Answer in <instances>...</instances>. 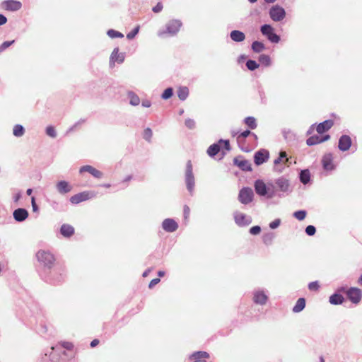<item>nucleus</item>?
<instances>
[{"label": "nucleus", "mask_w": 362, "mask_h": 362, "mask_svg": "<svg viewBox=\"0 0 362 362\" xmlns=\"http://www.w3.org/2000/svg\"><path fill=\"white\" fill-rule=\"evenodd\" d=\"M13 217L17 221H23L28 216V212L25 209L19 208L13 211Z\"/></svg>", "instance_id": "a211bd4d"}, {"label": "nucleus", "mask_w": 362, "mask_h": 362, "mask_svg": "<svg viewBox=\"0 0 362 362\" xmlns=\"http://www.w3.org/2000/svg\"><path fill=\"white\" fill-rule=\"evenodd\" d=\"M330 138L329 135H325L323 137H321L320 136H312L309 137L307 141L306 144L308 146H313L318 144H320L323 141H327Z\"/></svg>", "instance_id": "dca6fc26"}, {"label": "nucleus", "mask_w": 362, "mask_h": 362, "mask_svg": "<svg viewBox=\"0 0 362 362\" xmlns=\"http://www.w3.org/2000/svg\"><path fill=\"white\" fill-rule=\"evenodd\" d=\"M333 125L334 122L332 119L325 120L317 126L316 131L319 134H322L331 129Z\"/></svg>", "instance_id": "f3484780"}, {"label": "nucleus", "mask_w": 362, "mask_h": 362, "mask_svg": "<svg viewBox=\"0 0 362 362\" xmlns=\"http://www.w3.org/2000/svg\"><path fill=\"white\" fill-rule=\"evenodd\" d=\"M185 125L189 129H193L195 127V122L192 119H187L185 120Z\"/></svg>", "instance_id": "3c124183"}, {"label": "nucleus", "mask_w": 362, "mask_h": 362, "mask_svg": "<svg viewBox=\"0 0 362 362\" xmlns=\"http://www.w3.org/2000/svg\"><path fill=\"white\" fill-rule=\"evenodd\" d=\"M262 33L267 36L268 40L272 42L277 43L280 40V37L276 33H274L273 28L269 25H264L261 28Z\"/></svg>", "instance_id": "423d86ee"}, {"label": "nucleus", "mask_w": 362, "mask_h": 362, "mask_svg": "<svg viewBox=\"0 0 362 362\" xmlns=\"http://www.w3.org/2000/svg\"><path fill=\"white\" fill-rule=\"evenodd\" d=\"M279 156H281L282 159H285L284 163H289V158H287V154L285 151H281L279 153Z\"/></svg>", "instance_id": "13d9d810"}, {"label": "nucleus", "mask_w": 362, "mask_h": 362, "mask_svg": "<svg viewBox=\"0 0 362 362\" xmlns=\"http://www.w3.org/2000/svg\"><path fill=\"white\" fill-rule=\"evenodd\" d=\"M269 15L273 21H280L284 18L286 13L282 7L274 6L270 9Z\"/></svg>", "instance_id": "6e6552de"}, {"label": "nucleus", "mask_w": 362, "mask_h": 362, "mask_svg": "<svg viewBox=\"0 0 362 362\" xmlns=\"http://www.w3.org/2000/svg\"><path fill=\"white\" fill-rule=\"evenodd\" d=\"M352 144L351 139L348 135H343L339 138L338 147L341 151H348Z\"/></svg>", "instance_id": "9d476101"}, {"label": "nucleus", "mask_w": 362, "mask_h": 362, "mask_svg": "<svg viewBox=\"0 0 362 362\" xmlns=\"http://www.w3.org/2000/svg\"><path fill=\"white\" fill-rule=\"evenodd\" d=\"M13 135L20 137L22 136L25 133L23 127L21 124H16L13 129Z\"/></svg>", "instance_id": "2f4dec72"}, {"label": "nucleus", "mask_w": 362, "mask_h": 362, "mask_svg": "<svg viewBox=\"0 0 362 362\" xmlns=\"http://www.w3.org/2000/svg\"><path fill=\"white\" fill-rule=\"evenodd\" d=\"M177 96L181 100H185L189 95V89L187 87H180L177 90Z\"/></svg>", "instance_id": "cd10ccee"}, {"label": "nucleus", "mask_w": 362, "mask_h": 362, "mask_svg": "<svg viewBox=\"0 0 362 362\" xmlns=\"http://www.w3.org/2000/svg\"><path fill=\"white\" fill-rule=\"evenodd\" d=\"M59 344L62 347H63L67 350H71L74 348L73 344L69 341H62V342H59Z\"/></svg>", "instance_id": "49530a36"}, {"label": "nucleus", "mask_w": 362, "mask_h": 362, "mask_svg": "<svg viewBox=\"0 0 362 362\" xmlns=\"http://www.w3.org/2000/svg\"><path fill=\"white\" fill-rule=\"evenodd\" d=\"M128 95L129 97V100H130V104L134 105V106H136V105H138L140 103V99L138 97L137 95H136L133 92H129L128 93Z\"/></svg>", "instance_id": "72a5a7b5"}, {"label": "nucleus", "mask_w": 362, "mask_h": 362, "mask_svg": "<svg viewBox=\"0 0 362 362\" xmlns=\"http://www.w3.org/2000/svg\"><path fill=\"white\" fill-rule=\"evenodd\" d=\"M98 344H99V340H98V339H93V340L90 342V346H91V347H95V346H96Z\"/></svg>", "instance_id": "e2e57ef3"}, {"label": "nucleus", "mask_w": 362, "mask_h": 362, "mask_svg": "<svg viewBox=\"0 0 362 362\" xmlns=\"http://www.w3.org/2000/svg\"><path fill=\"white\" fill-rule=\"evenodd\" d=\"M90 198L89 192H83L73 195L70 198V202L72 204H77L82 202L86 201Z\"/></svg>", "instance_id": "ddd939ff"}, {"label": "nucleus", "mask_w": 362, "mask_h": 362, "mask_svg": "<svg viewBox=\"0 0 362 362\" xmlns=\"http://www.w3.org/2000/svg\"><path fill=\"white\" fill-rule=\"evenodd\" d=\"M57 189L61 194H66L71 191L72 187L66 181H59L57 184Z\"/></svg>", "instance_id": "6ab92c4d"}, {"label": "nucleus", "mask_w": 362, "mask_h": 362, "mask_svg": "<svg viewBox=\"0 0 362 362\" xmlns=\"http://www.w3.org/2000/svg\"><path fill=\"white\" fill-rule=\"evenodd\" d=\"M1 7L4 11H16L21 8L22 4L16 0H6L1 3Z\"/></svg>", "instance_id": "39448f33"}, {"label": "nucleus", "mask_w": 362, "mask_h": 362, "mask_svg": "<svg viewBox=\"0 0 362 362\" xmlns=\"http://www.w3.org/2000/svg\"><path fill=\"white\" fill-rule=\"evenodd\" d=\"M276 185L283 192H286L289 188L288 181L283 177H281L276 180Z\"/></svg>", "instance_id": "393cba45"}, {"label": "nucleus", "mask_w": 362, "mask_h": 362, "mask_svg": "<svg viewBox=\"0 0 362 362\" xmlns=\"http://www.w3.org/2000/svg\"><path fill=\"white\" fill-rule=\"evenodd\" d=\"M280 224V220L279 219H276L272 222H271L269 223V227L272 228V229H275Z\"/></svg>", "instance_id": "864d4df0"}, {"label": "nucleus", "mask_w": 362, "mask_h": 362, "mask_svg": "<svg viewBox=\"0 0 362 362\" xmlns=\"http://www.w3.org/2000/svg\"><path fill=\"white\" fill-rule=\"evenodd\" d=\"M259 60L260 62H262V64H264L267 66L270 64V58L269 56H267L266 54L260 55Z\"/></svg>", "instance_id": "37998d69"}, {"label": "nucleus", "mask_w": 362, "mask_h": 362, "mask_svg": "<svg viewBox=\"0 0 362 362\" xmlns=\"http://www.w3.org/2000/svg\"><path fill=\"white\" fill-rule=\"evenodd\" d=\"M185 182L188 190L192 192L194 187V178L192 173V165L190 160H189L187 164Z\"/></svg>", "instance_id": "7ed1b4c3"}, {"label": "nucleus", "mask_w": 362, "mask_h": 362, "mask_svg": "<svg viewBox=\"0 0 362 362\" xmlns=\"http://www.w3.org/2000/svg\"><path fill=\"white\" fill-rule=\"evenodd\" d=\"M260 232H261V228L258 226H252L250 229V233L254 235H258L259 233H260Z\"/></svg>", "instance_id": "09e8293b"}, {"label": "nucleus", "mask_w": 362, "mask_h": 362, "mask_svg": "<svg viewBox=\"0 0 362 362\" xmlns=\"http://www.w3.org/2000/svg\"><path fill=\"white\" fill-rule=\"evenodd\" d=\"M182 26V23L179 20L173 19L169 21L166 24V31H160L158 35L163 37L165 33H168L171 35L177 34Z\"/></svg>", "instance_id": "f03ea898"}, {"label": "nucleus", "mask_w": 362, "mask_h": 362, "mask_svg": "<svg viewBox=\"0 0 362 362\" xmlns=\"http://www.w3.org/2000/svg\"><path fill=\"white\" fill-rule=\"evenodd\" d=\"M238 199L242 204L250 203L253 199V191L249 187L242 189L239 192Z\"/></svg>", "instance_id": "0eeeda50"}, {"label": "nucleus", "mask_w": 362, "mask_h": 362, "mask_svg": "<svg viewBox=\"0 0 362 362\" xmlns=\"http://www.w3.org/2000/svg\"><path fill=\"white\" fill-rule=\"evenodd\" d=\"M220 142H223L224 143V146H225L226 149L228 150V151L230 150L229 141H228V140H226V141L220 140Z\"/></svg>", "instance_id": "680f3d73"}, {"label": "nucleus", "mask_w": 362, "mask_h": 362, "mask_svg": "<svg viewBox=\"0 0 362 362\" xmlns=\"http://www.w3.org/2000/svg\"><path fill=\"white\" fill-rule=\"evenodd\" d=\"M246 66L247 67L248 69L251 70V71H253L255 70V69H257L259 65L257 64V62L254 60H248L247 62H246Z\"/></svg>", "instance_id": "ea45409f"}, {"label": "nucleus", "mask_w": 362, "mask_h": 362, "mask_svg": "<svg viewBox=\"0 0 362 362\" xmlns=\"http://www.w3.org/2000/svg\"><path fill=\"white\" fill-rule=\"evenodd\" d=\"M305 232H306V233L308 235L311 236V235H313L315 233L316 229H315V228L313 226L310 225V226L306 227Z\"/></svg>", "instance_id": "de8ad7c7"}, {"label": "nucleus", "mask_w": 362, "mask_h": 362, "mask_svg": "<svg viewBox=\"0 0 362 362\" xmlns=\"http://www.w3.org/2000/svg\"><path fill=\"white\" fill-rule=\"evenodd\" d=\"M234 219L236 224H238L239 226H247L251 223L250 218L240 212H236L235 214Z\"/></svg>", "instance_id": "f8f14e48"}, {"label": "nucleus", "mask_w": 362, "mask_h": 362, "mask_svg": "<svg viewBox=\"0 0 362 362\" xmlns=\"http://www.w3.org/2000/svg\"><path fill=\"white\" fill-rule=\"evenodd\" d=\"M162 9H163L162 4L158 3L157 5L153 8V11L154 13H158V12L161 11Z\"/></svg>", "instance_id": "6e6d98bb"}, {"label": "nucleus", "mask_w": 362, "mask_h": 362, "mask_svg": "<svg viewBox=\"0 0 362 362\" xmlns=\"http://www.w3.org/2000/svg\"><path fill=\"white\" fill-rule=\"evenodd\" d=\"M36 257L40 264L49 269L52 267L55 262L54 256L49 251L39 250L36 253Z\"/></svg>", "instance_id": "f257e3e1"}, {"label": "nucleus", "mask_w": 362, "mask_h": 362, "mask_svg": "<svg viewBox=\"0 0 362 362\" xmlns=\"http://www.w3.org/2000/svg\"><path fill=\"white\" fill-rule=\"evenodd\" d=\"M209 354L206 351H197L194 353L190 358L192 359H198V360H204V358H209Z\"/></svg>", "instance_id": "c756f323"}, {"label": "nucleus", "mask_w": 362, "mask_h": 362, "mask_svg": "<svg viewBox=\"0 0 362 362\" xmlns=\"http://www.w3.org/2000/svg\"><path fill=\"white\" fill-rule=\"evenodd\" d=\"M358 283L359 284H361L362 285V275L360 276V278L358 279Z\"/></svg>", "instance_id": "774afa93"}, {"label": "nucleus", "mask_w": 362, "mask_h": 362, "mask_svg": "<svg viewBox=\"0 0 362 362\" xmlns=\"http://www.w3.org/2000/svg\"><path fill=\"white\" fill-rule=\"evenodd\" d=\"M13 42H14L13 40V41H6L4 43H2V45L0 46V51L8 48L11 44L13 43Z\"/></svg>", "instance_id": "603ef678"}, {"label": "nucleus", "mask_w": 362, "mask_h": 362, "mask_svg": "<svg viewBox=\"0 0 362 362\" xmlns=\"http://www.w3.org/2000/svg\"><path fill=\"white\" fill-rule=\"evenodd\" d=\"M183 212H184L185 218L187 219L189 217V213H190V209H189V206H185Z\"/></svg>", "instance_id": "bf43d9fd"}, {"label": "nucleus", "mask_w": 362, "mask_h": 362, "mask_svg": "<svg viewBox=\"0 0 362 362\" xmlns=\"http://www.w3.org/2000/svg\"><path fill=\"white\" fill-rule=\"evenodd\" d=\"M220 151V146L217 144L211 145L207 149V153L209 156L213 157Z\"/></svg>", "instance_id": "c85d7f7f"}, {"label": "nucleus", "mask_w": 362, "mask_h": 362, "mask_svg": "<svg viewBox=\"0 0 362 362\" xmlns=\"http://www.w3.org/2000/svg\"><path fill=\"white\" fill-rule=\"evenodd\" d=\"M230 38L235 42H243L245 38V34L239 30H233L230 33Z\"/></svg>", "instance_id": "b1692460"}, {"label": "nucleus", "mask_w": 362, "mask_h": 362, "mask_svg": "<svg viewBox=\"0 0 362 362\" xmlns=\"http://www.w3.org/2000/svg\"><path fill=\"white\" fill-rule=\"evenodd\" d=\"M245 124L252 129H255L257 127L256 120L252 117H247L245 119Z\"/></svg>", "instance_id": "f704fd0d"}, {"label": "nucleus", "mask_w": 362, "mask_h": 362, "mask_svg": "<svg viewBox=\"0 0 362 362\" xmlns=\"http://www.w3.org/2000/svg\"><path fill=\"white\" fill-rule=\"evenodd\" d=\"M305 307V300L303 298H300L297 300L295 306L293 308V312L299 313L302 311Z\"/></svg>", "instance_id": "a878e982"}, {"label": "nucleus", "mask_w": 362, "mask_h": 362, "mask_svg": "<svg viewBox=\"0 0 362 362\" xmlns=\"http://www.w3.org/2000/svg\"><path fill=\"white\" fill-rule=\"evenodd\" d=\"M79 172L81 173H82L83 172H88L90 175H92L94 177H96V178H100V177H102V176L103 175L101 171L98 170V169L93 168L91 165H84V166H82L80 168Z\"/></svg>", "instance_id": "2eb2a0df"}, {"label": "nucleus", "mask_w": 362, "mask_h": 362, "mask_svg": "<svg viewBox=\"0 0 362 362\" xmlns=\"http://www.w3.org/2000/svg\"><path fill=\"white\" fill-rule=\"evenodd\" d=\"M21 197V195L20 193L17 194L14 197L15 202H18L20 199Z\"/></svg>", "instance_id": "338daca9"}, {"label": "nucleus", "mask_w": 362, "mask_h": 362, "mask_svg": "<svg viewBox=\"0 0 362 362\" xmlns=\"http://www.w3.org/2000/svg\"><path fill=\"white\" fill-rule=\"evenodd\" d=\"M151 105V103L149 100H144L142 102V106L145 107H149Z\"/></svg>", "instance_id": "0e129e2a"}, {"label": "nucleus", "mask_w": 362, "mask_h": 362, "mask_svg": "<svg viewBox=\"0 0 362 362\" xmlns=\"http://www.w3.org/2000/svg\"><path fill=\"white\" fill-rule=\"evenodd\" d=\"M293 216L294 217L299 220V221H303L305 219V216H306V211H296L294 214H293Z\"/></svg>", "instance_id": "58836bf2"}, {"label": "nucleus", "mask_w": 362, "mask_h": 362, "mask_svg": "<svg viewBox=\"0 0 362 362\" xmlns=\"http://www.w3.org/2000/svg\"><path fill=\"white\" fill-rule=\"evenodd\" d=\"M282 161H283L282 158H281V156H279L278 158H276V159H275V160H274V163L275 165H277V164L280 163H281V162H282Z\"/></svg>", "instance_id": "69168bd1"}, {"label": "nucleus", "mask_w": 362, "mask_h": 362, "mask_svg": "<svg viewBox=\"0 0 362 362\" xmlns=\"http://www.w3.org/2000/svg\"><path fill=\"white\" fill-rule=\"evenodd\" d=\"M322 163L325 170H330L334 168L332 163V156L331 154L325 155L322 158Z\"/></svg>", "instance_id": "412c9836"}, {"label": "nucleus", "mask_w": 362, "mask_h": 362, "mask_svg": "<svg viewBox=\"0 0 362 362\" xmlns=\"http://www.w3.org/2000/svg\"><path fill=\"white\" fill-rule=\"evenodd\" d=\"M251 134V132L250 130L244 131L243 132L240 133L237 136V141L238 142L240 143L243 141L244 139L247 137L249 135Z\"/></svg>", "instance_id": "e433bc0d"}, {"label": "nucleus", "mask_w": 362, "mask_h": 362, "mask_svg": "<svg viewBox=\"0 0 362 362\" xmlns=\"http://www.w3.org/2000/svg\"><path fill=\"white\" fill-rule=\"evenodd\" d=\"M111 60L113 62H118L122 63L124 60V57L119 54V49H115L111 54Z\"/></svg>", "instance_id": "473e14b6"}, {"label": "nucleus", "mask_w": 362, "mask_h": 362, "mask_svg": "<svg viewBox=\"0 0 362 362\" xmlns=\"http://www.w3.org/2000/svg\"><path fill=\"white\" fill-rule=\"evenodd\" d=\"M319 287H320V286H319L317 281H313L308 284V288L310 291H317L319 289Z\"/></svg>", "instance_id": "8fccbe9b"}, {"label": "nucleus", "mask_w": 362, "mask_h": 362, "mask_svg": "<svg viewBox=\"0 0 362 362\" xmlns=\"http://www.w3.org/2000/svg\"><path fill=\"white\" fill-rule=\"evenodd\" d=\"M234 164L244 171L252 170L251 164L249 160L243 157H237L233 160Z\"/></svg>", "instance_id": "9b49d317"}, {"label": "nucleus", "mask_w": 362, "mask_h": 362, "mask_svg": "<svg viewBox=\"0 0 362 362\" xmlns=\"http://www.w3.org/2000/svg\"><path fill=\"white\" fill-rule=\"evenodd\" d=\"M347 298L354 304H358L362 298L361 290L356 287H351L346 291Z\"/></svg>", "instance_id": "20e7f679"}, {"label": "nucleus", "mask_w": 362, "mask_h": 362, "mask_svg": "<svg viewBox=\"0 0 362 362\" xmlns=\"http://www.w3.org/2000/svg\"><path fill=\"white\" fill-rule=\"evenodd\" d=\"M139 25H137L133 30H132L127 35V37L129 40L133 39L137 35V33H139Z\"/></svg>", "instance_id": "79ce46f5"}, {"label": "nucleus", "mask_w": 362, "mask_h": 362, "mask_svg": "<svg viewBox=\"0 0 362 362\" xmlns=\"http://www.w3.org/2000/svg\"><path fill=\"white\" fill-rule=\"evenodd\" d=\"M344 301V297L339 294H333L329 297V303L333 305L341 304Z\"/></svg>", "instance_id": "bb28decb"}, {"label": "nucleus", "mask_w": 362, "mask_h": 362, "mask_svg": "<svg viewBox=\"0 0 362 362\" xmlns=\"http://www.w3.org/2000/svg\"><path fill=\"white\" fill-rule=\"evenodd\" d=\"M255 188L256 192L261 195L264 196L267 194V186L265 183L262 180H257L255 184Z\"/></svg>", "instance_id": "4be33fe9"}, {"label": "nucleus", "mask_w": 362, "mask_h": 362, "mask_svg": "<svg viewBox=\"0 0 362 362\" xmlns=\"http://www.w3.org/2000/svg\"><path fill=\"white\" fill-rule=\"evenodd\" d=\"M269 151L267 150H260L255 153L254 156L255 163L259 165L267 160L269 158Z\"/></svg>", "instance_id": "1a4fd4ad"}, {"label": "nucleus", "mask_w": 362, "mask_h": 362, "mask_svg": "<svg viewBox=\"0 0 362 362\" xmlns=\"http://www.w3.org/2000/svg\"><path fill=\"white\" fill-rule=\"evenodd\" d=\"M152 131L150 128H146L144 132V138L148 141H150L151 137H152Z\"/></svg>", "instance_id": "c03bdc74"}, {"label": "nucleus", "mask_w": 362, "mask_h": 362, "mask_svg": "<svg viewBox=\"0 0 362 362\" xmlns=\"http://www.w3.org/2000/svg\"><path fill=\"white\" fill-rule=\"evenodd\" d=\"M7 22V18L2 14H0V25H4Z\"/></svg>", "instance_id": "052dcab7"}, {"label": "nucleus", "mask_w": 362, "mask_h": 362, "mask_svg": "<svg viewBox=\"0 0 362 362\" xmlns=\"http://www.w3.org/2000/svg\"><path fill=\"white\" fill-rule=\"evenodd\" d=\"M46 133L48 136L52 137V138H54L56 137L57 136V134H56V132H55V129L52 126H49L47 127L46 129Z\"/></svg>", "instance_id": "a18cd8bd"}, {"label": "nucleus", "mask_w": 362, "mask_h": 362, "mask_svg": "<svg viewBox=\"0 0 362 362\" xmlns=\"http://www.w3.org/2000/svg\"><path fill=\"white\" fill-rule=\"evenodd\" d=\"M173 94V90L172 88H166L162 94V98L164 100L169 99Z\"/></svg>", "instance_id": "4c0bfd02"}, {"label": "nucleus", "mask_w": 362, "mask_h": 362, "mask_svg": "<svg viewBox=\"0 0 362 362\" xmlns=\"http://www.w3.org/2000/svg\"><path fill=\"white\" fill-rule=\"evenodd\" d=\"M268 298L262 291H257L254 294L253 300L257 304L264 305L266 303Z\"/></svg>", "instance_id": "aec40b11"}, {"label": "nucleus", "mask_w": 362, "mask_h": 362, "mask_svg": "<svg viewBox=\"0 0 362 362\" xmlns=\"http://www.w3.org/2000/svg\"><path fill=\"white\" fill-rule=\"evenodd\" d=\"M31 204H32L33 211L34 212H37L38 211V207L36 204L35 198L34 197H31Z\"/></svg>", "instance_id": "4d7b16f0"}, {"label": "nucleus", "mask_w": 362, "mask_h": 362, "mask_svg": "<svg viewBox=\"0 0 362 362\" xmlns=\"http://www.w3.org/2000/svg\"><path fill=\"white\" fill-rule=\"evenodd\" d=\"M310 174L308 170H303L300 174V180L303 184H307L310 181Z\"/></svg>", "instance_id": "7c9ffc66"}, {"label": "nucleus", "mask_w": 362, "mask_h": 362, "mask_svg": "<svg viewBox=\"0 0 362 362\" xmlns=\"http://www.w3.org/2000/svg\"><path fill=\"white\" fill-rule=\"evenodd\" d=\"M252 49L255 52H260L264 49V45L262 42L255 41L252 45Z\"/></svg>", "instance_id": "c9c22d12"}, {"label": "nucleus", "mask_w": 362, "mask_h": 362, "mask_svg": "<svg viewBox=\"0 0 362 362\" xmlns=\"http://www.w3.org/2000/svg\"><path fill=\"white\" fill-rule=\"evenodd\" d=\"M107 35L112 37V38H115V37H123L124 35L122 33L117 31V30H110L108 32H107Z\"/></svg>", "instance_id": "a19ab883"}, {"label": "nucleus", "mask_w": 362, "mask_h": 362, "mask_svg": "<svg viewBox=\"0 0 362 362\" xmlns=\"http://www.w3.org/2000/svg\"><path fill=\"white\" fill-rule=\"evenodd\" d=\"M162 227L164 230L172 233L177 229L178 225L175 220L172 218H166L163 221Z\"/></svg>", "instance_id": "4468645a"}, {"label": "nucleus", "mask_w": 362, "mask_h": 362, "mask_svg": "<svg viewBox=\"0 0 362 362\" xmlns=\"http://www.w3.org/2000/svg\"><path fill=\"white\" fill-rule=\"evenodd\" d=\"M160 280L159 278H155V279H152L150 281L149 285H148L149 288H152L153 286H155L156 284H158L160 282Z\"/></svg>", "instance_id": "5fc2aeb1"}, {"label": "nucleus", "mask_w": 362, "mask_h": 362, "mask_svg": "<svg viewBox=\"0 0 362 362\" xmlns=\"http://www.w3.org/2000/svg\"><path fill=\"white\" fill-rule=\"evenodd\" d=\"M60 232L64 237H70L74 233V228L69 224H63L61 227Z\"/></svg>", "instance_id": "5701e85b"}]
</instances>
